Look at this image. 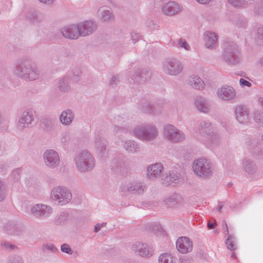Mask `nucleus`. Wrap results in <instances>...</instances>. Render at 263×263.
<instances>
[{
	"instance_id": "nucleus-36",
	"label": "nucleus",
	"mask_w": 263,
	"mask_h": 263,
	"mask_svg": "<svg viewBox=\"0 0 263 263\" xmlns=\"http://www.w3.org/2000/svg\"><path fill=\"white\" fill-rule=\"evenodd\" d=\"M159 263H176L173 256L168 253H163L160 255Z\"/></svg>"
},
{
	"instance_id": "nucleus-49",
	"label": "nucleus",
	"mask_w": 263,
	"mask_h": 263,
	"mask_svg": "<svg viewBox=\"0 0 263 263\" xmlns=\"http://www.w3.org/2000/svg\"><path fill=\"white\" fill-rule=\"evenodd\" d=\"M124 148H138L137 143L134 140H127L124 142Z\"/></svg>"
},
{
	"instance_id": "nucleus-19",
	"label": "nucleus",
	"mask_w": 263,
	"mask_h": 263,
	"mask_svg": "<svg viewBox=\"0 0 263 263\" xmlns=\"http://www.w3.org/2000/svg\"><path fill=\"white\" fill-rule=\"evenodd\" d=\"M4 230L9 235H19L24 230V228L16 221H10L4 226Z\"/></svg>"
},
{
	"instance_id": "nucleus-64",
	"label": "nucleus",
	"mask_w": 263,
	"mask_h": 263,
	"mask_svg": "<svg viewBox=\"0 0 263 263\" xmlns=\"http://www.w3.org/2000/svg\"><path fill=\"white\" fill-rule=\"evenodd\" d=\"M102 227L100 226V225L99 224V223H97V224H96V226H95V228H94V231L95 232H99L101 229L102 228Z\"/></svg>"
},
{
	"instance_id": "nucleus-34",
	"label": "nucleus",
	"mask_w": 263,
	"mask_h": 263,
	"mask_svg": "<svg viewBox=\"0 0 263 263\" xmlns=\"http://www.w3.org/2000/svg\"><path fill=\"white\" fill-rule=\"evenodd\" d=\"M243 166L245 171L249 174H253L257 171V166L252 161L245 159Z\"/></svg>"
},
{
	"instance_id": "nucleus-1",
	"label": "nucleus",
	"mask_w": 263,
	"mask_h": 263,
	"mask_svg": "<svg viewBox=\"0 0 263 263\" xmlns=\"http://www.w3.org/2000/svg\"><path fill=\"white\" fill-rule=\"evenodd\" d=\"M14 75L26 82L39 80L41 77L40 71L33 60L28 57L17 59L13 65Z\"/></svg>"
},
{
	"instance_id": "nucleus-57",
	"label": "nucleus",
	"mask_w": 263,
	"mask_h": 263,
	"mask_svg": "<svg viewBox=\"0 0 263 263\" xmlns=\"http://www.w3.org/2000/svg\"><path fill=\"white\" fill-rule=\"evenodd\" d=\"M129 128L127 127H121L119 126H116L114 127V130L116 133H127L128 131Z\"/></svg>"
},
{
	"instance_id": "nucleus-59",
	"label": "nucleus",
	"mask_w": 263,
	"mask_h": 263,
	"mask_svg": "<svg viewBox=\"0 0 263 263\" xmlns=\"http://www.w3.org/2000/svg\"><path fill=\"white\" fill-rule=\"evenodd\" d=\"M239 84H240V85L243 87L245 86H248V87H250L252 85V84L250 82L247 81V80H246L242 78L240 79Z\"/></svg>"
},
{
	"instance_id": "nucleus-14",
	"label": "nucleus",
	"mask_w": 263,
	"mask_h": 263,
	"mask_svg": "<svg viewBox=\"0 0 263 263\" xmlns=\"http://www.w3.org/2000/svg\"><path fill=\"white\" fill-rule=\"evenodd\" d=\"M45 165L50 168L57 167L60 163V156L53 149H47L43 154Z\"/></svg>"
},
{
	"instance_id": "nucleus-15",
	"label": "nucleus",
	"mask_w": 263,
	"mask_h": 263,
	"mask_svg": "<svg viewBox=\"0 0 263 263\" xmlns=\"http://www.w3.org/2000/svg\"><path fill=\"white\" fill-rule=\"evenodd\" d=\"M132 250L138 255L144 257L149 258L154 254L153 248L146 243L137 241L131 247Z\"/></svg>"
},
{
	"instance_id": "nucleus-39",
	"label": "nucleus",
	"mask_w": 263,
	"mask_h": 263,
	"mask_svg": "<svg viewBox=\"0 0 263 263\" xmlns=\"http://www.w3.org/2000/svg\"><path fill=\"white\" fill-rule=\"evenodd\" d=\"M108 157V152L107 149H98L97 158L101 162H103Z\"/></svg>"
},
{
	"instance_id": "nucleus-51",
	"label": "nucleus",
	"mask_w": 263,
	"mask_h": 263,
	"mask_svg": "<svg viewBox=\"0 0 263 263\" xmlns=\"http://www.w3.org/2000/svg\"><path fill=\"white\" fill-rule=\"evenodd\" d=\"M70 134L68 132H63L61 134V141L62 143H64L67 142L70 140Z\"/></svg>"
},
{
	"instance_id": "nucleus-53",
	"label": "nucleus",
	"mask_w": 263,
	"mask_h": 263,
	"mask_svg": "<svg viewBox=\"0 0 263 263\" xmlns=\"http://www.w3.org/2000/svg\"><path fill=\"white\" fill-rule=\"evenodd\" d=\"M228 3L235 8H240L242 6L241 0H228Z\"/></svg>"
},
{
	"instance_id": "nucleus-2",
	"label": "nucleus",
	"mask_w": 263,
	"mask_h": 263,
	"mask_svg": "<svg viewBox=\"0 0 263 263\" xmlns=\"http://www.w3.org/2000/svg\"><path fill=\"white\" fill-rule=\"evenodd\" d=\"M97 28V24L87 21L76 25H71L61 29V33L66 38L77 39L79 36H86L91 34Z\"/></svg>"
},
{
	"instance_id": "nucleus-29",
	"label": "nucleus",
	"mask_w": 263,
	"mask_h": 263,
	"mask_svg": "<svg viewBox=\"0 0 263 263\" xmlns=\"http://www.w3.org/2000/svg\"><path fill=\"white\" fill-rule=\"evenodd\" d=\"M181 177L180 174L177 172L172 171L169 174V176L165 177V179L161 178V183L165 185H168L170 181L175 182L180 180Z\"/></svg>"
},
{
	"instance_id": "nucleus-40",
	"label": "nucleus",
	"mask_w": 263,
	"mask_h": 263,
	"mask_svg": "<svg viewBox=\"0 0 263 263\" xmlns=\"http://www.w3.org/2000/svg\"><path fill=\"white\" fill-rule=\"evenodd\" d=\"M42 250L44 252H56L58 249L51 243H44L42 247Z\"/></svg>"
},
{
	"instance_id": "nucleus-35",
	"label": "nucleus",
	"mask_w": 263,
	"mask_h": 263,
	"mask_svg": "<svg viewBox=\"0 0 263 263\" xmlns=\"http://www.w3.org/2000/svg\"><path fill=\"white\" fill-rule=\"evenodd\" d=\"M226 244L228 249L234 251L237 248V240L233 235H229L226 240Z\"/></svg>"
},
{
	"instance_id": "nucleus-21",
	"label": "nucleus",
	"mask_w": 263,
	"mask_h": 263,
	"mask_svg": "<svg viewBox=\"0 0 263 263\" xmlns=\"http://www.w3.org/2000/svg\"><path fill=\"white\" fill-rule=\"evenodd\" d=\"M151 77V72L148 69H139L135 73L132 79L134 82L137 84H143L145 83Z\"/></svg>"
},
{
	"instance_id": "nucleus-56",
	"label": "nucleus",
	"mask_w": 263,
	"mask_h": 263,
	"mask_svg": "<svg viewBox=\"0 0 263 263\" xmlns=\"http://www.w3.org/2000/svg\"><path fill=\"white\" fill-rule=\"evenodd\" d=\"M73 74L74 79L76 81H78L79 78L80 77L82 72L81 69L79 68H76L73 70Z\"/></svg>"
},
{
	"instance_id": "nucleus-24",
	"label": "nucleus",
	"mask_w": 263,
	"mask_h": 263,
	"mask_svg": "<svg viewBox=\"0 0 263 263\" xmlns=\"http://www.w3.org/2000/svg\"><path fill=\"white\" fill-rule=\"evenodd\" d=\"M195 104L197 109L200 112L207 113L209 111V104L206 99L203 97H196L195 98Z\"/></svg>"
},
{
	"instance_id": "nucleus-55",
	"label": "nucleus",
	"mask_w": 263,
	"mask_h": 263,
	"mask_svg": "<svg viewBox=\"0 0 263 263\" xmlns=\"http://www.w3.org/2000/svg\"><path fill=\"white\" fill-rule=\"evenodd\" d=\"M1 246L4 249L10 248L13 249L14 247V246L12 245L9 241L6 240H2L1 242Z\"/></svg>"
},
{
	"instance_id": "nucleus-4",
	"label": "nucleus",
	"mask_w": 263,
	"mask_h": 263,
	"mask_svg": "<svg viewBox=\"0 0 263 263\" xmlns=\"http://www.w3.org/2000/svg\"><path fill=\"white\" fill-rule=\"evenodd\" d=\"M192 170L197 176L207 179L212 176L214 168L212 163L209 159L200 158L193 161Z\"/></svg>"
},
{
	"instance_id": "nucleus-45",
	"label": "nucleus",
	"mask_w": 263,
	"mask_h": 263,
	"mask_svg": "<svg viewBox=\"0 0 263 263\" xmlns=\"http://www.w3.org/2000/svg\"><path fill=\"white\" fill-rule=\"evenodd\" d=\"M107 146V141L102 138H97L96 140V148H105Z\"/></svg>"
},
{
	"instance_id": "nucleus-18",
	"label": "nucleus",
	"mask_w": 263,
	"mask_h": 263,
	"mask_svg": "<svg viewBox=\"0 0 263 263\" xmlns=\"http://www.w3.org/2000/svg\"><path fill=\"white\" fill-rule=\"evenodd\" d=\"M217 94L220 99L230 101L235 97L236 91L233 87L226 85L217 89Z\"/></svg>"
},
{
	"instance_id": "nucleus-30",
	"label": "nucleus",
	"mask_w": 263,
	"mask_h": 263,
	"mask_svg": "<svg viewBox=\"0 0 263 263\" xmlns=\"http://www.w3.org/2000/svg\"><path fill=\"white\" fill-rule=\"evenodd\" d=\"M181 198L180 196L177 194H174L171 196L166 198L164 200V204L168 207L176 206L179 202H181Z\"/></svg>"
},
{
	"instance_id": "nucleus-17",
	"label": "nucleus",
	"mask_w": 263,
	"mask_h": 263,
	"mask_svg": "<svg viewBox=\"0 0 263 263\" xmlns=\"http://www.w3.org/2000/svg\"><path fill=\"white\" fill-rule=\"evenodd\" d=\"M176 246L179 253L186 254L192 251L193 244L188 237L181 236L177 239Z\"/></svg>"
},
{
	"instance_id": "nucleus-25",
	"label": "nucleus",
	"mask_w": 263,
	"mask_h": 263,
	"mask_svg": "<svg viewBox=\"0 0 263 263\" xmlns=\"http://www.w3.org/2000/svg\"><path fill=\"white\" fill-rule=\"evenodd\" d=\"M205 45L208 48H214L216 44L217 35L214 32L207 31L203 35Z\"/></svg>"
},
{
	"instance_id": "nucleus-12",
	"label": "nucleus",
	"mask_w": 263,
	"mask_h": 263,
	"mask_svg": "<svg viewBox=\"0 0 263 263\" xmlns=\"http://www.w3.org/2000/svg\"><path fill=\"white\" fill-rule=\"evenodd\" d=\"M35 118V112L32 109H26L21 115L16 124V128L19 131H23L27 125L32 124Z\"/></svg>"
},
{
	"instance_id": "nucleus-11",
	"label": "nucleus",
	"mask_w": 263,
	"mask_h": 263,
	"mask_svg": "<svg viewBox=\"0 0 263 263\" xmlns=\"http://www.w3.org/2000/svg\"><path fill=\"white\" fill-rule=\"evenodd\" d=\"M212 124L209 121H202L198 126V130L201 134H206L210 136V142L212 146H217L220 142L218 135L211 132Z\"/></svg>"
},
{
	"instance_id": "nucleus-60",
	"label": "nucleus",
	"mask_w": 263,
	"mask_h": 263,
	"mask_svg": "<svg viewBox=\"0 0 263 263\" xmlns=\"http://www.w3.org/2000/svg\"><path fill=\"white\" fill-rule=\"evenodd\" d=\"M140 38V35L139 33H132L131 34V39L133 42L135 44Z\"/></svg>"
},
{
	"instance_id": "nucleus-16",
	"label": "nucleus",
	"mask_w": 263,
	"mask_h": 263,
	"mask_svg": "<svg viewBox=\"0 0 263 263\" xmlns=\"http://www.w3.org/2000/svg\"><path fill=\"white\" fill-rule=\"evenodd\" d=\"M163 171L161 163H155L147 166L146 178L152 181H156L161 178Z\"/></svg>"
},
{
	"instance_id": "nucleus-38",
	"label": "nucleus",
	"mask_w": 263,
	"mask_h": 263,
	"mask_svg": "<svg viewBox=\"0 0 263 263\" xmlns=\"http://www.w3.org/2000/svg\"><path fill=\"white\" fill-rule=\"evenodd\" d=\"M247 22L245 17L239 15H236L233 21V23L238 27H245Z\"/></svg>"
},
{
	"instance_id": "nucleus-3",
	"label": "nucleus",
	"mask_w": 263,
	"mask_h": 263,
	"mask_svg": "<svg viewBox=\"0 0 263 263\" xmlns=\"http://www.w3.org/2000/svg\"><path fill=\"white\" fill-rule=\"evenodd\" d=\"M73 161L76 167L81 173L90 172L96 166L95 157L87 150H83L77 153Z\"/></svg>"
},
{
	"instance_id": "nucleus-54",
	"label": "nucleus",
	"mask_w": 263,
	"mask_h": 263,
	"mask_svg": "<svg viewBox=\"0 0 263 263\" xmlns=\"http://www.w3.org/2000/svg\"><path fill=\"white\" fill-rule=\"evenodd\" d=\"M20 170L16 169L11 173V178L14 181H17L20 178Z\"/></svg>"
},
{
	"instance_id": "nucleus-58",
	"label": "nucleus",
	"mask_w": 263,
	"mask_h": 263,
	"mask_svg": "<svg viewBox=\"0 0 263 263\" xmlns=\"http://www.w3.org/2000/svg\"><path fill=\"white\" fill-rule=\"evenodd\" d=\"M254 119L256 122L260 123L261 120V114L259 111H256L254 112Z\"/></svg>"
},
{
	"instance_id": "nucleus-44",
	"label": "nucleus",
	"mask_w": 263,
	"mask_h": 263,
	"mask_svg": "<svg viewBox=\"0 0 263 263\" xmlns=\"http://www.w3.org/2000/svg\"><path fill=\"white\" fill-rule=\"evenodd\" d=\"M145 25L146 27L151 30H157L159 28L158 25L151 18H148L146 20Z\"/></svg>"
},
{
	"instance_id": "nucleus-8",
	"label": "nucleus",
	"mask_w": 263,
	"mask_h": 263,
	"mask_svg": "<svg viewBox=\"0 0 263 263\" xmlns=\"http://www.w3.org/2000/svg\"><path fill=\"white\" fill-rule=\"evenodd\" d=\"M163 134L167 140L174 143L182 142L185 138V135L182 131L171 124L165 126Z\"/></svg>"
},
{
	"instance_id": "nucleus-63",
	"label": "nucleus",
	"mask_w": 263,
	"mask_h": 263,
	"mask_svg": "<svg viewBox=\"0 0 263 263\" xmlns=\"http://www.w3.org/2000/svg\"><path fill=\"white\" fill-rule=\"evenodd\" d=\"M196 1L201 4H207L211 1V0H196Z\"/></svg>"
},
{
	"instance_id": "nucleus-62",
	"label": "nucleus",
	"mask_w": 263,
	"mask_h": 263,
	"mask_svg": "<svg viewBox=\"0 0 263 263\" xmlns=\"http://www.w3.org/2000/svg\"><path fill=\"white\" fill-rule=\"evenodd\" d=\"M41 2H42L43 3L48 4V5H51L52 4L55 0H39Z\"/></svg>"
},
{
	"instance_id": "nucleus-22",
	"label": "nucleus",
	"mask_w": 263,
	"mask_h": 263,
	"mask_svg": "<svg viewBox=\"0 0 263 263\" xmlns=\"http://www.w3.org/2000/svg\"><path fill=\"white\" fill-rule=\"evenodd\" d=\"M179 5L176 2L170 1L162 7V11L166 15L173 16L180 11Z\"/></svg>"
},
{
	"instance_id": "nucleus-41",
	"label": "nucleus",
	"mask_w": 263,
	"mask_h": 263,
	"mask_svg": "<svg viewBox=\"0 0 263 263\" xmlns=\"http://www.w3.org/2000/svg\"><path fill=\"white\" fill-rule=\"evenodd\" d=\"M6 263H24V260L20 256L12 255L7 258Z\"/></svg>"
},
{
	"instance_id": "nucleus-33",
	"label": "nucleus",
	"mask_w": 263,
	"mask_h": 263,
	"mask_svg": "<svg viewBox=\"0 0 263 263\" xmlns=\"http://www.w3.org/2000/svg\"><path fill=\"white\" fill-rule=\"evenodd\" d=\"M41 125L42 129L47 133L52 132L55 127L54 122L52 120L47 119L41 120Z\"/></svg>"
},
{
	"instance_id": "nucleus-47",
	"label": "nucleus",
	"mask_w": 263,
	"mask_h": 263,
	"mask_svg": "<svg viewBox=\"0 0 263 263\" xmlns=\"http://www.w3.org/2000/svg\"><path fill=\"white\" fill-rule=\"evenodd\" d=\"M178 44L180 47L184 48L186 50L189 51L191 49L190 46L185 39H180L178 41Z\"/></svg>"
},
{
	"instance_id": "nucleus-6",
	"label": "nucleus",
	"mask_w": 263,
	"mask_h": 263,
	"mask_svg": "<svg viewBox=\"0 0 263 263\" xmlns=\"http://www.w3.org/2000/svg\"><path fill=\"white\" fill-rule=\"evenodd\" d=\"M134 133L139 139L147 141L153 140L158 136L156 128L149 124L136 126L134 129Z\"/></svg>"
},
{
	"instance_id": "nucleus-13",
	"label": "nucleus",
	"mask_w": 263,
	"mask_h": 263,
	"mask_svg": "<svg viewBox=\"0 0 263 263\" xmlns=\"http://www.w3.org/2000/svg\"><path fill=\"white\" fill-rule=\"evenodd\" d=\"M30 212L31 214L36 218H46L52 214V209L48 205L38 203L31 206Z\"/></svg>"
},
{
	"instance_id": "nucleus-43",
	"label": "nucleus",
	"mask_w": 263,
	"mask_h": 263,
	"mask_svg": "<svg viewBox=\"0 0 263 263\" xmlns=\"http://www.w3.org/2000/svg\"><path fill=\"white\" fill-rule=\"evenodd\" d=\"M6 196V186L5 184L0 180V202L3 201Z\"/></svg>"
},
{
	"instance_id": "nucleus-50",
	"label": "nucleus",
	"mask_w": 263,
	"mask_h": 263,
	"mask_svg": "<svg viewBox=\"0 0 263 263\" xmlns=\"http://www.w3.org/2000/svg\"><path fill=\"white\" fill-rule=\"evenodd\" d=\"M119 82L118 76H114L111 78L109 83V86L112 88H114L119 84Z\"/></svg>"
},
{
	"instance_id": "nucleus-5",
	"label": "nucleus",
	"mask_w": 263,
	"mask_h": 263,
	"mask_svg": "<svg viewBox=\"0 0 263 263\" xmlns=\"http://www.w3.org/2000/svg\"><path fill=\"white\" fill-rule=\"evenodd\" d=\"M222 60L227 64H238L241 60L240 52L237 45L233 42H226L221 55Z\"/></svg>"
},
{
	"instance_id": "nucleus-52",
	"label": "nucleus",
	"mask_w": 263,
	"mask_h": 263,
	"mask_svg": "<svg viewBox=\"0 0 263 263\" xmlns=\"http://www.w3.org/2000/svg\"><path fill=\"white\" fill-rule=\"evenodd\" d=\"M61 250L63 252L67 253L68 254H71L72 253V250L70 246L66 243H64L61 245Z\"/></svg>"
},
{
	"instance_id": "nucleus-42",
	"label": "nucleus",
	"mask_w": 263,
	"mask_h": 263,
	"mask_svg": "<svg viewBox=\"0 0 263 263\" xmlns=\"http://www.w3.org/2000/svg\"><path fill=\"white\" fill-rule=\"evenodd\" d=\"M180 154L181 156H179V158L184 160H189L193 157V154L189 152L187 149H182Z\"/></svg>"
},
{
	"instance_id": "nucleus-32",
	"label": "nucleus",
	"mask_w": 263,
	"mask_h": 263,
	"mask_svg": "<svg viewBox=\"0 0 263 263\" xmlns=\"http://www.w3.org/2000/svg\"><path fill=\"white\" fill-rule=\"evenodd\" d=\"M59 89L63 92H67L70 90V79L68 77H65L59 80Z\"/></svg>"
},
{
	"instance_id": "nucleus-46",
	"label": "nucleus",
	"mask_w": 263,
	"mask_h": 263,
	"mask_svg": "<svg viewBox=\"0 0 263 263\" xmlns=\"http://www.w3.org/2000/svg\"><path fill=\"white\" fill-rule=\"evenodd\" d=\"M256 39L258 44H261L263 43V27L258 28Z\"/></svg>"
},
{
	"instance_id": "nucleus-20",
	"label": "nucleus",
	"mask_w": 263,
	"mask_h": 263,
	"mask_svg": "<svg viewBox=\"0 0 263 263\" xmlns=\"http://www.w3.org/2000/svg\"><path fill=\"white\" fill-rule=\"evenodd\" d=\"M234 114L236 119L240 123L245 124L249 122L248 109L246 106L239 105L235 108Z\"/></svg>"
},
{
	"instance_id": "nucleus-61",
	"label": "nucleus",
	"mask_w": 263,
	"mask_h": 263,
	"mask_svg": "<svg viewBox=\"0 0 263 263\" xmlns=\"http://www.w3.org/2000/svg\"><path fill=\"white\" fill-rule=\"evenodd\" d=\"M246 146H251V147H254V146H256V145H255V143H254V142H253L252 141V140L250 139V138H247L246 139Z\"/></svg>"
},
{
	"instance_id": "nucleus-27",
	"label": "nucleus",
	"mask_w": 263,
	"mask_h": 263,
	"mask_svg": "<svg viewBox=\"0 0 263 263\" xmlns=\"http://www.w3.org/2000/svg\"><path fill=\"white\" fill-rule=\"evenodd\" d=\"M74 116V114L71 109L64 110L60 116V122L64 125L69 126L72 122Z\"/></svg>"
},
{
	"instance_id": "nucleus-37",
	"label": "nucleus",
	"mask_w": 263,
	"mask_h": 263,
	"mask_svg": "<svg viewBox=\"0 0 263 263\" xmlns=\"http://www.w3.org/2000/svg\"><path fill=\"white\" fill-rule=\"evenodd\" d=\"M9 120L0 112V129L3 132L8 131Z\"/></svg>"
},
{
	"instance_id": "nucleus-10",
	"label": "nucleus",
	"mask_w": 263,
	"mask_h": 263,
	"mask_svg": "<svg viewBox=\"0 0 263 263\" xmlns=\"http://www.w3.org/2000/svg\"><path fill=\"white\" fill-rule=\"evenodd\" d=\"M183 66L180 61L176 59H167L162 64L163 72L170 76H177L181 72Z\"/></svg>"
},
{
	"instance_id": "nucleus-31",
	"label": "nucleus",
	"mask_w": 263,
	"mask_h": 263,
	"mask_svg": "<svg viewBox=\"0 0 263 263\" xmlns=\"http://www.w3.org/2000/svg\"><path fill=\"white\" fill-rule=\"evenodd\" d=\"M27 18L32 24H38L44 20L42 14H39L34 11H29L27 15Z\"/></svg>"
},
{
	"instance_id": "nucleus-23",
	"label": "nucleus",
	"mask_w": 263,
	"mask_h": 263,
	"mask_svg": "<svg viewBox=\"0 0 263 263\" xmlns=\"http://www.w3.org/2000/svg\"><path fill=\"white\" fill-rule=\"evenodd\" d=\"M98 16L102 22H109L114 19V15L110 8L105 6L100 7L98 10Z\"/></svg>"
},
{
	"instance_id": "nucleus-7",
	"label": "nucleus",
	"mask_w": 263,
	"mask_h": 263,
	"mask_svg": "<svg viewBox=\"0 0 263 263\" xmlns=\"http://www.w3.org/2000/svg\"><path fill=\"white\" fill-rule=\"evenodd\" d=\"M51 198L59 204L64 205L69 203L72 199L70 191L65 187H54L51 192Z\"/></svg>"
},
{
	"instance_id": "nucleus-48",
	"label": "nucleus",
	"mask_w": 263,
	"mask_h": 263,
	"mask_svg": "<svg viewBox=\"0 0 263 263\" xmlns=\"http://www.w3.org/2000/svg\"><path fill=\"white\" fill-rule=\"evenodd\" d=\"M68 214L66 212H62L58 219L57 220V223L58 224H61L62 222L66 220L68 217Z\"/></svg>"
},
{
	"instance_id": "nucleus-28",
	"label": "nucleus",
	"mask_w": 263,
	"mask_h": 263,
	"mask_svg": "<svg viewBox=\"0 0 263 263\" xmlns=\"http://www.w3.org/2000/svg\"><path fill=\"white\" fill-rule=\"evenodd\" d=\"M141 110L146 114H156L160 111V109H157L154 104H149L147 101L142 103Z\"/></svg>"
},
{
	"instance_id": "nucleus-26",
	"label": "nucleus",
	"mask_w": 263,
	"mask_h": 263,
	"mask_svg": "<svg viewBox=\"0 0 263 263\" xmlns=\"http://www.w3.org/2000/svg\"><path fill=\"white\" fill-rule=\"evenodd\" d=\"M186 83L197 90H201L204 86L203 81L199 77L195 75L189 77L186 79Z\"/></svg>"
},
{
	"instance_id": "nucleus-9",
	"label": "nucleus",
	"mask_w": 263,
	"mask_h": 263,
	"mask_svg": "<svg viewBox=\"0 0 263 263\" xmlns=\"http://www.w3.org/2000/svg\"><path fill=\"white\" fill-rule=\"evenodd\" d=\"M147 190V186L145 184L137 180H134L121 185L120 191L123 194L126 193L135 194L142 195Z\"/></svg>"
}]
</instances>
